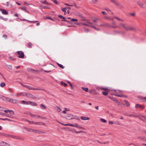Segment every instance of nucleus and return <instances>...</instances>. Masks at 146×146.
<instances>
[{"label": "nucleus", "instance_id": "nucleus-21", "mask_svg": "<svg viewBox=\"0 0 146 146\" xmlns=\"http://www.w3.org/2000/svg\"><path fill=\"white\" fill-rule=\"evenodd\" d=\"M33 132L34 133H41V131H40L34 129L33 130Z\"/></svg>", "mask_w": 146, "mask_h": 146}, {"label": "nucleus", "instance_id": "nucleus-19", "mask_svg": "<svg viewBox=\"0 0 146 146\" xmlns=\"http://www.w3.org/2000/svg\"><path fill=\"white\" fill-rule=\"evenodd\" d=\"M32 106H37V104L35 102H31V104Z\"/></svg>", "mask_w": 146, "mask_h": 146}, {"label": "nucleus", "instance_id": "nucleus-22", "mask_svg": "<svg viewBox=\"0 0 146 146\" xmlns=\"http://www.w3.org/2000/svg\"><path fill=\"white\" fill-rule=\"evenodd\" d=\"M2 12L3 14L7 15L8 14V13L5 10L2 11Z\"/></svg>", "mask_w": 146, "mask_h": 146}, {"label": "nucleus", "instance_id": "nucleus-40", "mask_svg": "<svg viewBox=\"0 0 146 146\" xmlns=\"http://www.w3.org/2000/svg\"><path fill=\"white\" fill-rule=\"evenodd\" d=\"M114 18L116 19H117V20H119V21H123V20L121 19H120L117 17H114Z\"/></svg>", "mask_w": 146, "mask_h": 146}, {"label": "nucleus", "instance_id": "nucleus-55", "mask_svg": "<svg viewBox=\"0 0 146 146\" xmlns=\"http://www.w3.org/2000/svg\"><path fill=\"white\" fill-rule=\"evenodd\" d=\"M110 124H113V122L112 121H110L108 122Z\"/></svg>", "mask_w": 146, "mask_h": 146}, {"label": "nucleus", "instance_id": "nucleus-1", "mask_svg": "<svg viewBox=\"0 0 146 146\" xmlns=\"http://www.w3.org/2000/svg\"><path fill=\"white\" fill-rule=\"evenodd\" d=\"M4 112L7 113L5 114H4L3 113L0 112V114L5 115L8 117H11V115L14 113V112L12 110H4Z\"/></svg>", "mask_w": 146, "mask_h": 146}, {"label": "nucleus", "instance_id": "nucleus-30", "mask_svg": "<svg viewBox=\"0 0 146 146\" xmlns=\"http://www.w3.org/2000/svg\"><path fill=\"white\" fill-rule=\"evenodd\" d=\"M20 94L23 96H27V94L26 92H21L20 93Z\"/></svg>", "mask_w": 146, "mask_h": 146}, {"label": "nucleus", "instance_id": "nucleus-47", "mask_svg": "<svg viewBox=\"0 0 146 146\" xmlns=\"http://www.w3.org/2000/svg\"><path fill=\"white\" fill-rule=\"evenodd\" d=\"M11 138H13L15 139H17V137L15 136L14 135H12V137Z\"/></svg>", "mask_w": 146, "mask_h": 146}, {"label": "nucleus", "instance_id": "nucleus-8", "mask_svg": "<svg viewBox=\"0 0 146 146\" xmlns=\"http://www.w3.org/2000/svg\"><path fill=\"white\" fill-rule=\"evenodd\" d=\"M21 9L22 10H24L26 12L29 13V11L27 10V8L26 7L24 6H22L21 7Z\"/></svg>", "mask_w": 146, "mask_h": 146}, {"label": "nucleus", "instance_id": "nucleus-24", "mask_svg": "<svg viewBox=\"0 0 146 146\" xmlns=\"http://www.w3.org/2000/svg\"><path fill=\"white\" fill-rule=\"evenodd\" d=\"M41 7L42 9H49V7H48L47 6H44L43 5H41Z\"/></svg>", "mask_w": 146, "mask_h": 146}, {"label": "nucleus", "instance_id": "nucleus-3", "mask_svg": "<svg viewBox=\"0 0 146 146\" xmlns=\"http://www.w3.org/2000/svg\"><path fill=\"white\" fill-rule=\"evenodd\" d=\"M86 23H82L81 24L82 25L86 26L88 27H90V26L93 24L89 20H86Z\"/></svg>", "mask_w": 146, "mask_h": 146}, {"label": "nucleus", "instance_id": "nucleus-13", "mask_svg": "<svg viewBox=\"0 0 146 146\" xmlns=\"http://www.w3.org/2000/svg\"><path fill=\"white\" fill-rule=\"evenodd\" d=\"M27 114L29 115L30 116H31L32 117L35 116L36 117V118H38L39 117H40L39 116H38V115H33L31 113H30L29 112H28L27 113Z\"/></svg>", "mask_w": 146, "mask_h": 146}, {"label": "nucleus", "instance_id": "nucleus-6", "mask_svg": "<svg viewBox=\"0 0 146 146\" xmlns=\"http://www.w3.org/2000/svg\"><path fill=\"white\" fill-rule=\"evenodd\" d=\"M27 97L30 98H32L33 99H36V97L34 95H33L32 94H27Z\"/></svg>", "mask_w": 146, "mask_h": 146}, {"label": "nucleus", "instance_id": "nucleus-20", "mask_svg": "<svg viewBox=\"0 0 146 146\" xmlns=\"http://www.w3.org/2000/svg\"><path fill=\"white\" fill-rule=\"evenodd\" d=\"M81 88L84 91L86 92H88V88H84L83 87H82Z\"/></svg>", "mask_w": 146, "mask_h": 146}, {"label": "nucleus", "instance_id": "nucleus-44", "mask_svg": "<svg viewBox=\"0 0 146 146\" xmlns=\"http://www.w3.org/2000/svg\"><path fill=\"white\" fill-rule=\"evenodd\" d=\"M139 108H140L141 109H145L144 107L143 106L141 105H140V106L139 107Z\"/></svg>", "mask_w": 146, "mask_h": 146}, {"label": "nucleus", "instance_id": "nucleus-10", "mask_svg": "<svg viewBox=\"0 0 146 146\" xmlns=\"http://www.w3.org/2000/svg\"><path fill=\"white\" fill-rule=\"evenodd\" d=\"M58 17L59 18L62 19H63L64 20L63 21H65L66 22H68V21L66 20V18L64 17L62 15H58Z\"/></svg>", "mask_w": 146, "mask_h": 146}, {"label": "nucleus", "instance_id": "nucleus-48", "mask_svg": "<svg viewBox=\"0 0 146 146\" xmlns=\"http://www.w3.org/2000/svg\"><path fill=\"white\" fill-rule=\"evenodd\" d=\"M27 88L29 90H32V87H31V86H27Z\"/></svg>", "mask_w": 146, "mask_h": 146}, {"label": "nucleus", "instance_id": "nucleus-9", "mask_svg": "<svg viewBox=\"0 0 146 146\" xmlns=\"http://www.w3.org/2000/svg\"><path fill=\"white\" fill-rule=\"evenodd\" d=\"M0 143L2 146H9V144L3 141H2Z\"/></svg>", "mask_w": 146, "mask_h": 146}, {"label": "nucleus", "instance_id": "nucleus-16", "mask_svg": "<svg viewBox=\"0 0 146 146\" xmlns=\"http://www.w3.org/2000/svg\"><path fill=\"white\" fill-rule=\"evenodd\" d=\"M40 108L41 109H47L46 106L43 104H41L40 105Z\"/></svg>", "mask_w": 146, "mask_h": 146}, {"label": "nucleus", "instance_id": "nucleus-29", "mask_svg": "<svg viewBox=\"0 0 146 146\" xmlns=\"http://www.w3.org/2000/svg\"><path fill=\"white\" fill-rule=\"evenodd\" d=\"M3 97L5 98V100L7 102H9V99H10V98H9L5 96H3Z\"/></svg>", "mask_w": 146, "mask_h": 146}, {"label": "nucleus", "instance_id": "nucleus-42", "mask_svg": "<svg viewBox=\"0 0 146 146\" xmlns=\"http://www.w3.org/2000/svg\"><path fill=\"white\" fill-rule=\"evenodd\" d=\"M90 27H91L93 28H94V29H95L97 30H100V29H97L96 27H95L93 26L92 25H91L90 26Z\"/></svg>", "mask_w": 146, "mask_h": 146}, {"label": "nucleus", "instance_id": "nucleus-64", "mask_svg": "<svg viewBox=\"0 0 146 146\" xmlns=\"http://www.w3.org/2000/svg\"><path fill=\"white\" fill-rule=\"evenodd\" d=\"M102 13L104 15H106V13L105 12L102 11Z\"/></svg>", "mask_w": 146, "mask_h": 146}, {"label": "nucleus", "instance_id": "nucleus-26", "mask_svg": "<svg viewBox=\"0 0 146 146\" xmlns=\"http://www.w3.org/2000/svg\"><path fill=\"white\" fill-rule=\"evenodd\" d=\"M138 4L141 7H143V4L141 2L139 1L138 2Z\"/></svg>", "mask_w": 146, "mask_h": 146}, {"label": "nucleus", "instance_id": "nucleus-34", "mask_svg": "<svg viewBox=\"0 0 146 146\" xmlns=\"http://www.w3.org/2000/svg\"><path fill=\"white\" fill-rule=\"evenodd\" d=\"M61 84L64 85V86L65 87L67 85V84H66L64 82H61Z\"/></svg>", "mask_w": 146, "mask_h": 146}, {"label": "nucleus", "instance_id": "nucleus-50", "mask_svg": "<svg viewBox=\"0 0 146 146\" xmlns=\"http://www.w3.org/2000/svg\"><path fill=\"white\" fill-rule=\"evenodd\" d=\"M115 95L117 97H122L123 96V95H117V94H116V95L115 94Z\"/></svg>", "mask_w": 146, "mask_h": 146}, {"label": "nucleus", "instance_id": "nucleus-43", "mask_svg": "<svg viewBox=\"0 0 146 146\" xmlns=\"http://www.w3.org/2000/svg\"><path fill=\"white\" fill-rule=\"evenodd\" d=\"M20 84L23 87H26V88H27V86H28L27 85H24L23 84H22L21 82H20Z\"/></svg>", "mask_w": 146, "mask_h": 146}, {"label": "nucleus", "instance_id": "nucleus-57", "mask_svg": "<svg viewBox=\"0 0 146 146\" xmlns=\"http://www.w3.org/2000/svg\"><path fill=\"white\" fill-rule=\"evenodd\" d=\"M32 89L34 90H40L39 88H34L33 87H32Z\"/></svg>", "mask_w": 146, "mask_h": 146}, {"label": "nucleus", "instance_id": "nucleus-14", "mask_svg": "<svg viewBox=\"0 0 146 146\" xmlns=\"http://www.w3.org/2000/svg\"><path fill=\"white\" fill-rule=\"evenodd\" d=\"M40 2L46 4L48 5H50V4L46 0H42Z\"/></svg>", "mask_w": 146, "mask_h": 146}, {"label": "nucleus", "instance_id": "nucleus-49", "mask_svg": "<svg viewBox=\"0 0 146 146\" xmlns=\"http://www.w3.org/2000/svg\"><path fill=\"white\" fill-rule=\"evenodd\" d=\"M78 128H79V129H84V128L83 127H82L80 125H79Z\"/></svg>", "mask_w": 146, "mask_h": 146}, {"label": "nucleus", "instance_id": "nucleus-31", "mask_svg": "<svg viewBox=\"0 0 146 146\" xmlns=\"http://www.w3.org/2000/svg\"><path fill=\"white\" fill-rule=\"evenodd\" d=\"M1 19H2L3 20H4L5 21H7L8 19L7 18H4L3 17H1Z\"/></svg>", "mask_w": 146, "mask_h": 146}, {"label": "nucleus", "instance_id": "nucleus-32", "mask_svg": "<svg viewBox=\"0 0 146 146\" xmlns=\"http://www.w3.org/2000/svg\"><path fill=\"white\" fill-rule=\"evenodd\" d=\"M108 24L107 23H105L104 24L101 25L100 26L101 27H103L104 26H107Z\"/></svg>", "mask_w": 146, "mask_h": 146}, {"label": "nucleus", "instance_id": "nucleus-45", "mask_svg": "<svg viewBox=\"0 0 146 146\" xmlns=\"http://www.w3.org/2000/svg\"><path fill=\"white\" fill-rule=\"evenodd\" d=\"M3 136H5V137H8L9 135L7 134H5V133H3Z\"/></svg>", "mask_w": 146, "mask_h": 146}, {"label": "nucleus", "instance_id": "nucleus-59", "mask_svg": "<svg viewBox=\"0 0 146 146\" xmlns=\"http://www.w3.org/2000/svg\"><path fill=\"white\" fill-rule=\"evenodd\" d=\"M78 16L80 17L81 18H83V16L82 14H80Z\"/></svg>", "mask_w": 146, "mask_h": 146}, {"label": "nucleus", "instance_id": "nucleus-61", "mask_svg": "<svg viewBox=\"0 0 146 146\" xmlns=\"http://www.w3.org/2000/svg\"><path fill=\"white\" fill-rule=\"evenodd\" d=\"M28 45L29 46H31L32 45V44L31 43H29L28 44Z\"/></svg>", "mask_w": 146, "mask_h": 146}, {"label": "nucleus", "instance_id": "nucleus-23", "mask_svg": "<svg viewBox=\"0 0 146 146\" xmlns=\"http://www.w3.org/2000/svg\"><path fill=\"white\" fill-rule=\"evenodd\" d=\"M105 10L107 11V12L109 13L110 14H112V13L111 11L108 9L106 8L105 9Z\"/></svg>", "mask_w": 146, "mask_h": 146}, {"label": "nucleus", "instance_id": "nucleus-54", "mask_svg": "<svg viewBox=\"0 0 146 146\" xmlns=\"http://www.w3.org/2000/svg\"><path fill=\"white\" fill-rule=\"evenodd\" d=\"M26 101H25L24 100H23L21 102V103L24 104H26Z\"/></svg>", "mask_w": 146, "mask_h": 146}, {"label": "nucleus", "instance_id": "nucleus-36", "mask_svg": "<svg viewBox=\"0 0 146 146\" xmlns=\"http://www.w3.org/2000/svg\"><path fill=\"white\" fill-rule=\"evenodd\" d=\"M79 125H78V124L77 123H75L74 124V127H76V128H78V127Z\"/></svg>", "mask_w": 146, "mask_h": 146}, {"label": "nucleus", "instance_id": "nucleus-4", "mask_svg": "<svg viewBox=\"0 0 146 146\" xmlns=\"http://www.w3.org/2000/svg\"><path fill=\"white\" fill-rule=\"evenodd\" d=\"M18 56L20 58H23L24 57V54L22 51H18L17 52Z\"/></svg>", "mask_w": 146, "mask_h": 146}, {"label": "nucleus", "instance_id": "nucleus-56", "mask_svg": "<svg viewBox=\"0 0 146 146\" xmlns=\"http://www.w3.org/2000/svg\"><path fill=\"white\" fill-rule=\"evenodd\" d=\"M7 67L9 69H12V66L11 65L8 66Z\"/></svg>", "mask_w": 146, "mask_h": 146}, {"label": "nucleus", "instance_id": "nucleus-58", "mask_svg": "<svg viewBox=\"0 0 146 146\" xmlns=\"http://www.w3.org/2000/svg\"><path fill=\"white\" fill-rule=\"evenodd\" d=\"M8 90L9 91L11 92H13V90L11 88H9L8 89Z\"/></svg>", "mask_w": 146, "mask_h": 146}, {"label": "nucleus", "instance_id": "nucleus-53", "mask_svg": "<svg viewBox=\"0 0 146 146\" xmlns=\"http://www.w3.org/2000/svg\"><path fill=\"white\" fill-rule=\"evenodd\" d=\"M139 106H140L139 104H137L135 105V107L136 108H139Z\"/></svg>", "mask_w": 146, "mask_h": 146}, {"label": "nucleus", "instance_id": "nucleus-28", "mask_svg": "<svg viewBox=\"0 0 146 146\" xmlns=\"http://www.w3.org/2000/svg\"><path fill=\"white\" fill-rule=\"evenodd\" d=\"M124 103L126 104V106H129V103L128 102V101L126 100H125L124 101Z\"/></svg>", "mask_w": 146, "mask_h": 146}, {"label": "nucleus", "instance_id": "nucleus-11", "mask_svg": "<svg viewBox=\"0 0 146 146\" xmlns=\"http://www.w3.org/2000/svg\"><path fill=\"white\" fill-rule=\"evenodd\" d=\"M140 119L142 121H146V117L144 116H141L139 117Z\"/></svg>", "mask_w": 146, "mask_h": 146}, {"label": "nucleus", "instance_id": "nucleus-2", "mask_svg": "<svg viewBox=\"0 0 146 146\" xmlns=\"http://www.w3.org/2000/svg\"><path fill=\"white\" fill-rule=\"evenodd\" d=\"M69 110H64L62 113H61V115L63 117L66 118L68 119H72V117L70 116L67 113V111Z\"/></svg>", "mask_w": 146, "mask_h": 146}, {"label": "nucleus", "instance_id": "nucleus-35", "mask_svg": "<svg viewBox=\"0 0 146 146\" xmlns=\"http://www.w3.org/2000/svg\"><path fill=\"white\" fill-rule=\"evenodd\" d=\"M55 4H56L58 5V2L56 0H51Z\"/></svg>", "mask_w": 146, "mask_h": 146}, {"label": "nucleus", "instance_id": "nucleus-51", "mask_svg": "<svg viewBox=\"0 0 146 146\" xmlns=\"http://www.w3.org/2000/svg\"><path fill=\"white\" fill-rule=\"evenodd\" d=\"M24 5H26V6H28V5H29V4L26 2H25L24 3Z\"/></svg>", "mask_w": 146, "mask_h": 146}, {"label": "nucleus", "instance_id": "nucleus-33", "mask_svg": "<svg viewBox=\"0 0 146 146\" xmlns=\"http://www.w3.org/2000/svg\"><path fill=\"white\" fill-rule=\"evenodd\" d=\"M100 120L102 122L104 123H105L106 122V121L104 119H100Z\"/></svg>", "mask_w": 146, "mask_h": 146}, {"label": "nucleus", "instance_id": "nucleus-41", "mask_svg": "<svg viewBox=\"0 0 146 146\" xmlns=\"http://www.w3.org/2000/svg\"><path fill=\"white\" fill-rule=\"evenodd\" d=\"M58 64L60 67L62 68H64V67L62 65L58 63Z\"/></svg>", "mask_w": 146, "mask_h": 146}, {"label": "nucleus", "instance_id": "nucleus-63", "mask_svg": "<svg viewBox=\"0 0 146 146\" xmlns=\"http://www.w3.org/2000/svg\"><path fill=\"white\" fill-rule=\"evenodd\" d=\"M81 20L82 21H86V20L83 17V18H82V19H81Z\"/></svg>", "mask_w": 146, "mask_h": 146}, {"label": "nucleus", "instance_id": "nucleus-60", "mask_svg": "<svg viewBox=\"0 0 146 146\" xmlns=\"http://www.w3.org/2000/svg\"><path fill=\"white\" fill-rule=\"evenodd\" d=\"M34 122L33 121H30L29 122V123L30 124H34Z\"/></svg>", "mask_w": 146, "mask_h": 146}, {"label": "nucleus", "instance_id": "nucleus-25", "mask_svg": "<svg viewBox=\"0 0 146 146\" xmlns=\"http://www.w3.org/2000/svg\"><path fill=\"white\" fill-rule=\"evenodd\" d=\"M5 86V84L4 82L1 83L0 84V86L1 87H3Z\"/></svg>", "mask_w": 146, "mask_h": 146}, {"label": "nucleus", "instance_id": "nucleus-17", "mask_svg": "<svg viewBox=\"0 0 146 146\" xmlns=\"http://www.w3.org/2000/svg\"><path fill=\"white\" fill-rule=\"evenodd\" d=\"M34 124L38 125H42L44 124V123L42 122H34Z\"/></svg>", "mask_w": 146, "mask_h": 146}, {"label": "nucleus", "instance_id": "nucleus-5", "mask_svg": "<svg viewBox=\"0 0 146 146\" xmlns=\"http://www.w3.org/2000/svg\"><path fill=\"white\" fill-rule=\"evenodd\" d=\"M10 102H11L13 103L16 104L18 102V100H17L14 99L13 98H10L9 99Z\"/></svg>", "mask_w": 146, "mask_h": 146}, {"label": "nucleus", "instance_id": "nucleus-38", "mask_svg": "<svg viewBox=\"0 0 146 146\" xmlns=\"http://www.w3.org/2000/svg\"><path fill=\"white\" fill-rule=\"evenodd\" d=\"M115 92H116L117 93H122V91L121 90H114Z\"/></svg>", "mask_w": 146, "mask_h": 146}, {"label": "nucleus", "instance_id": "nucleus-62", "mask_svg": "<svg viewBox=\"0 0 146 146\" xmlns=\"http://www.w3.org/2000/svg\"><path fill=\"white\" fill-rule=\"evenodd\" d=\"M55 108L57 110H61V109L59 107L57 106Z\"/></svg>", "mask_w": 146, "mask_h": 146}, {"label": "nucleus", "instance_id": "nucleus-37", "mask_svg": "<svg viewBox=\"0 0 146 146\" xmlns=\"http://www.w3.org/2000/svg\"><path fill=\"white\" fill-rule=\"evenodd\" d=\"M102 93L105 96L107 95L108 94L107 92L106 91H103L102 92Z\"/></svg>", "mask_w": 146, "mask_h": 146}, {"label": "nucleus", "instance_id": "nucleus-15", "mask_svg": "<svg viewBox=\"0 0 146 146\" xmlns=\"http://www.w3.org/2000/svg\"><path fill=\"white\" fill-rule=\"evenodd\" d=\"M128 29H127V31H134L135 30L134 28H133L132 27H129V26H128Z\"/></svg>", "mask_w": 146, "mask_h": 146}, {"label": "nucleus", "instance_id": "nucleus-39", "mask_svg": "<svg viewBox=\"0 0 146 146\" xmlns=\"http://www.w3.org/2000/svg\"><path fill=\"white\" fill-rule=\"evenodd\" d=\"M84 132L82 131H75V133H84Z\"/></svg>", "mask_w": 146, "mask_h": 146}, {"label": "nucleus", "instance_id": "nucleus-7", "mask_svg": "<svg viewBox=\"0 0 146 146\" xmlns=\"http://www.w3.org/2000/svg\"><path fill=\"white\" fill-rule=\"evenodd\" d=\"M127 31V29H128V26L126 25L125 24L123 23H121L120 24Z\"/></svg>", "mask_w": 146, "mask_h": 146}, {"label": "nucleus", "instance_id": "nucleus-46", "mask_svg": "<svg viewBox=\"0 0 146 146\" xmlns=\"http://www.w3.org/2000/svg\"><path fill=\"white\" fill-rule=\"evenodd\" d=\"M31 101H27L26 102V104L27 105H30Z\"/></svg>", "mask_w": 146, "mask_h": 146}, {"label": "nucleus", "instance_id": "nucleus-12", "mask_svg": "<svg viewBox=\"0 0 146 146\" xmlns=\"http://www.w3.org/2000/svg\"><path fill=\"white\" fill-rule=\"evenodd\" d=\"M81 119L83 120H87L90 119L89 117L84 116H81Z\"/></svg>", "mask_w": 146, "mask_h": 146}, {"label": "nucleus", "instance_id": "nucleus-27", "mask_svg": "<svg viewBox=\"0 0 146 146\" xmlns=\"http://www.w3.org/2000/svg\"><path fill=\"white\" fill-rule=\"evenodd\" d=\"M61 9L63 12H64V13L66 12V11L67 9L66 7L64 8H61Z\"/></svg>", "mask_w": 146, "mask_h": 146}, {"label": "nucleus", "instance_id": "nucleus-52", "mask_svg": "<svg viewBox=\"0 0 146 146\" xmlns=\"http://www.w3.org/2000/svg\"><path fill=\"white\" fill-rule=\"evenodd\" d=\"M74 6L76 8H78L76 4L75 3H73V5H71V6Z\"/></svg>", "mask_w": 146, "mask_h": 146}, {"label": "nucleus", "instance_id": "nucleus-18", "mask_svg": "<svg viewBox=\"0 0 146 146\" xmlns=\"http://www.w3.org/2000/svg\"><path fill=\"white\" fill-rule=\"evenodd\" d=\"M21 20H22V21H28V22H30L31 23H36V22H37L38 21H27L25 19H21Z\"/></svg>", "mask_w": 146, "mask_h": 146}]
</instances>
